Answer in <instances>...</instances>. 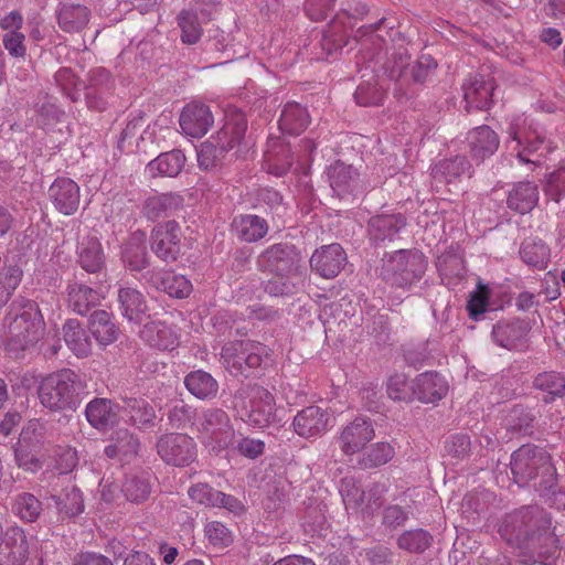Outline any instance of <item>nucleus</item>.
Masks as SVG:
<instances>
[{
    "mask_svg": "<svg viewBox=\"0 0 565 565\" xmlns=\"http://www.w3.org/2000/svg\"><path fill=\"white\" fill-rule=\"evenodd\" d=\"M247 130V120L241 113L227 117L223 128L212 136L209 141L227 153L235 147H239Z\"/></svg>",
    "mask_w": 565,
    "mask_h": 565,
    "instance_id": "26",
    "label": "nucleus"
},
{
    "mask_svg": "<svg viewBox=\"0 0 565 565\" xmlns=\"http://www.w3.org/2000/svg\"><path fill=\"white\" fill-rule=\"evenodd\" d=\"M433 536L423 529L405 531L398 539L399 548L411 553H423L431 544Z\"/></svg>",
    "mask_w": 565,
    "mask_h": 565,
    "instance_id": "53",
    "label": "nucleus"
},
{
    "mask_svg": "<svg viewBox=\"0 0 565 565\" xmlns=\"http://www.w3.org/2000/svg\"><path fill=\"white\" fill-rule=\"evenodd\" d=\"M530 324L521 318L499 320L493 324L491 338L493 342L509 351H522L527 347Z\"/></svg>",
    "mask_w": 565,
    "mask_h": 565,
    "instance_id": "13",
    "label": "nucleus"
},
{
    "mask_svg": "<svg viewBox=\"0 0 565 565\" xmlns=\"http://www.w3.org/2000/svg\"><path fill=\"white\" fill-rule=\"evenodd\" d=\"M121 490L127 500L134 503H141L149 498L151 484L148 477L130 476L124 482Z\"/></svg>",
    "mask_w": 565,
    "mask_h": 565,
    "instance_id": "55",
    "label": "nucleus"
},
{
    "mask_svg": "<svg viewBox=\"0 0 565 565\" xmlns=\"http://www.w3.org/2000/svg\"><path fill=\"white\" fill-rule=\"evenodd\" d=\"M354 98L361 106H376L382 103L383 90L376 84L361 83L354 93Z\"/></svg>",
    "mask_w": 565,
    "mask_h": 565,
    "instance_id": "62",
    "label": "nucleus"
},
{
    "mask_svg": "<svg viewBox=\"0 0 565 565\" xmlns=\"http://www.w3.org/2000/svg\"><path fill=\"white\" fill-rule=\"evenodd\" d=\"M535 419L536 416L532 409L516 405L507 416V427L521 435H532Z\"/></svg>",
    "mask_w": 565,
    "mask_h": 565,
    "instance_id": "51",
    "label": "nucleus"
},
{
    "mask_svg": "<svg viewBox=\"0 0 565 565\" xmlns=\"http://www.w3.org/2000/svg\"><path fill=\"white\" fill-rule=\"evenodd\" d=\"M55 82L62 92L70 97L73 102L79 98V90L77 89V77L75 73L68 67H62L55 73Z\"/></svg>",
    "mask_w": 565,
    "mask_h": 565,
    "instance_id": "63",
    "label": "nucleus"
},
{
    "mask_svg": "<svg viewBox=\"0 0 565 565\" xmlns=\"http://www.w3.org/2000/svg\"><path fill=\"white\" fill-rule=\"evenodd\" d=\"M539 201L537 186L529 181L519 182L509 192L508 206L521 214L532 211Z\"/></svg>",
    "mask_w": 565,
    "mask_h": 565,
    "instance_id": "42",
    "label": "nucleus"
},
{
    "mask_svg": "<svg viewBox=\"0 0 565 565\" xmlns=\"http://www.w3.org/2000/svg\"><path fill=\"white\" fill-rule=\"evenodd\" d=\"M411 56L407 50L399 47L385 54V60L381 64L383 75L392 81L408 79V67L411 66Z\"/></svg>",
    "mask_w": 565,
    "mask_h": 565,
    "instance_id": "45",
    "label": "nucleus"
},
{
    "mask_svg": "<svg viewBox=\"0 0 565 565\" xmlns=\"http://www.w3.org/2000/svg\"><path fill=\"white\" fill-rule=\"evenodd\" d=\"M89 330L97 343L102 347L114 343L119 334V329L111 320V315L106 310H96L89 319Z\"/></svg>",
    "mask_w": 565,
    "mask_h": 565,
    "instance_id": "43",
    "label": "nucleus"
},
{
    "mask_svg": "<svg viewBox=\"0 0 565 565\" xmlns=\"http://www.w3.org/2000/svg\"><path fill=\"white\" fill-rule=\"evenodd\" d=\"M225 154L226 153H224L223 150H220V148L207 140L201 145V148L198 151L199 166L204 170L216 168L221 164Z\"/></svg>",
    "mask_w": 565,
    "mask_h": 565,
    "instance_id": "61",
    "label": "nucleus"
},
{
    "mask_svg": "<svg viewBox=\"0 0 565 565\" xmlns=\"http://www.w3.org/2000/svg\"><path fill=\"white\" fill-rule=\"evenodd\" d=\"M386 392L393 401L411 402L415 396L414 382L411 385L405 374H393L387 380Z\"/></svg>",
    "mask_w": 565,
    "mask_h": 565,
    "instance_id": "56",
    "label": "nucleus"
},
{
    "mask_svg": "<svg viewBox=\"0 0 565 565\" xmlns=\"http://www.w3.org/2000/svg\"><path fill=\"white\" fill-rule=\"evenodd\" d=\"M329 420L330 414L326 409L311 405L297 413L292 426L300 437L310 438L324 433Z\"/></svg>",
    "mask_w": 565,
    "mask_h": 565,
    "instance_id": "21",
    "label": "nucleus"
},
{
    "mask_svg": "<svg viewBox=\"0 0 565 565\" xmlns=\"http://www.w3.org/2000/svg\"><path fill=\"white\" fill-rule=\"evenodd\" d=\"M157 452L166 463L184 467L195 460L196 444L186 434H166L157 441Z\"/></svg>",
    "mask_w": 565,
    "mask_h": 565,
    "instance_id": "10",
    "label": "nucleus"
},
{
    "mask_svg": "<svg viewBox=\"0 0 565 565\" xmlns=\"http://www.w3.org/2000/svg\"><path fill=\"white\" fill-rule=\"evenodd\" d=\"M358 458V466L361 469H373L387 463L395 455L391 444L380 441L372 444Z\"/></svg>",
    "mask_w": 565,
    "mask_h": 565,
    "instance_id": "48",
    "label": "nucleus"
},
{
    "mask_svg": "<svg viewBox=\"0 0 565 565\" xmlns=\"http://www.w3.org/2000/svg\"><path fill=\"white\" fill-rule=\"evenodd\" d=\"M109 445L105 447L104 454L107 458L119 461H130L135 458L140 448L139 439L127 428L116 429L109 439Z\"/></svg>",
    "mask_w": 565,
    "mask_h": 565,
    "instance_id": "27",
    "label": "nucleus"
},
{
    "mask_svg": "<svg viewBox=\"0 0 565 565\" xmlns=\"http://www.w3.org/2000/svg\"><path fill=\"white\" fill-rule=\"evenodd\" d=\"M310 116L305 107L298 103H287L279 118V129L284 134L298 136L306 130Z\"/></svg>",
    "mask_w": 565,
    "mask_h": 565,
    "instance_id": "40",
    "label": "nucleus"
},
{
    "mask_svg": "<svg viewBox=\"0 0 565 565\" xmlns=\"http://www.w3.org/2000/svg\"><path fill=\"white\" fill-rule=\"evenodd\" d=\"M340 494L347 510H359L365 499V492L353 477L341 480Z\"/></svg>",
    "mask_w": 565,
    "mask_h": 565,
    "instance_id": "57",
    "label": "nucleus"
},
{
    "mask_svg": "<svg viewBox=\"0 0 565 565\" xmlns=\"http://www.w3.org/2000/svg\"><path fill=\"white\" fill-rule=\"evenodd\" d=\"M49 198L54 207L64 215L74 214L81 203L78 184L70 178L58 177L49 188Z\"/></svg>",
    "mask_w": 565,
    "mask_h": 565,
    "instance_id": "19",
    "label": "nucleus"
},
{
    "mask_svg": "<svg viewBox=\"0 0 565 565\" xmlns=\"http://www.w3.org/2000/svg\"><path fill=\"white\" fill-rule=\"evenodd\" d=\"M471 164L465 156H455L440 160L433 168V177L436 181L450 183L463 175L471 177Z\"/></svg>",
    "mask_w": 565,
    "mask_h": 565,
    "instance_id": "39",
    "label": "nucleus"
},
{
    "mask_svg": "<svg viewBox=\"0 0 565 565\" xmlns=\"http://www.w3.org/2000/svg\"><path fill=\"white\" fill-rule=\"evenodd\" d=\"M347 254L340 244L324 245L310 257L311 269L323 278H334L343 269Z\"/></svg>",
    "mask_w": 565,
    "mask_h": 565,
    "instance_id": "18",
    "label": "nucleus"
},
{
    "mask_svg": "<svg viewBox=\"0 0 565 565\" xmlns=\"http://www.w3.org/2000/svg\"><path fill=\"white\" fill-rule=\"evenodd\" d=\"M232 231L243 242L255 243L268 233L267 221L254 214H239L233 218Z\"/></svg>",
    "mask_w": 565,
    "mask_h": 565,
    "instance_id": "33",
    "label": "nucleus"
},
{
    "mask_svg": "<svg viewBox=\"0 0 565 565\" xmlns=\"http://www.w3.org/2000/svg\"><path fill=\"white\" fill-rule=\"evenodd\" d=\"M30 557V539L24 529L9 526L0 537V565H25Z\"/></svg>",
    "mask_w": 565,
    "mask_h": 565,
    "instance_id": "14",
    "label": "nucleus"
},
{
    "mask_svg": "<svg viewBox=\"0 0 565 565\" xmlns=\"http://www.w3.org/2000/svg\"><path fill=\"white\" fill-rule=\"evenodd\" d=\"M266 162L269 173L277 177L286 174L294 163L290 147L282 142L278 143L276 147L267 151Z\"/></svg>",
    "mask_w": 565,
    "mask_h": 565,
    "instance_id": "49",
    "label": "nucleus"
},
{
    "mask_svg": "<svg viewBox=\"0 0 565 565\" xmlns=\"http://www.w3.org/2000/svg\"><path fill=\"white\" fill-rule=\"evenodd\" d=\"M184 163L185 156L183 152L181 150H172L161 153L150 161L146 167V171L151 178H174L181 172Z\"/></svg>",
    "mask_w": 565,
    "mask_h": 565,
    "instance_id": "38",
    "label": "nucleus"
},
{
    "mask_svg": "<svg viewBox=\"0 0 565 565\" xmlns=\"http://www.w3.org/2000/svg\"><path fill=\"white\" fill-rule=\"evenodd\" d=\"M122 409L128 416L129 423L140 430H146L156 425V411L153 405L141 397H125Z\"/></svg>",
    "mask_w": 565,
    "mask_h": 565,
    "instance_id": "32",
    "label": "nucleus"
},
{
    "mask_svg": "<svg viewBox=\"0 0 565 565\" xmlns=\"http://www.w3.org/2000/svg\"><path fill=\"white\" fill-rule=\"evenodd\" d=\"M466 110H487L492 103L494 79L486 78L481 74L469 76L462 84Z\"/></svg>",
    "mask_w": 565,
    "mask_h": 565,
    "instance_id": "17",
    "label": "nucleus"
},
{
    "mask_svg": "<svg viewBox=\"0 0 565 565\" xmlns=\"http://www.w3.org/2000/svg\"><path fill=\"white\" fill-rule=\"evenodd\" d=\"M520 256L530 267L544 270L548 266L551 254L542 239H525L521 244Z\"/></svg>",
    "mask_w": 565,
    "mask_h": 565,
    "instance_id": "46",
    "label": "nucleus"
},
{
    "mask_svg": "<svg viewBox=\"0 0 565 565\" xmlns=\"http://www.w3.org/2000/svg\"><path fill=\"white\" fill-rule=\"evenodd\" d=\"M22 269L17 266H8L0 273V308L8 302L13 291L20 285Z\"/></svg>",
    "mask_w": 565,
    "mask_h": 565,
    "instance_id": "58",
    "label": "nucleus"
},
{
    "mask_svg": "<svg viewBox=\"0 0 565 565\" xmlns=\"http://www.w3.org/2000/svg\"><path fill=\"white\" fill-rule=\"evenodd\" d=\"M194 418L195 409L183 401H178L168 412L169 424L178 429L193 424Z\"/></svg>",
    "mask_w": 565,
    "mask_h": 565,
    "instance_id": "60",
    "label": "nucleus"
},
{
    "mask_svg": "<svg viewBox=\"0 0 565 565\" xmlns=\"http://www.w3.org/2000/svg\"><path fill=\"white\" fill-rule=\"evenodd\" d=\"M334 6L335 0H306L305 12L310 20L319 22L329 17Z\"/></svg>",
    "mask_w": 565,
    "mask_h": 565,
    "instance_id": "64",
    "label": "nucleus"
},
{
    "mask_svg": "<svg viewBox=\"0 0 565 565\" xmlns=\"http://www.w3.org/2000/svg\"><path fill=\"white\" fill-rule=\"evenodd\" d=\"M533 386L547 393L544 397L546 403L565 397V375L562 373L555 371L541 372L534 377Z\"/></svg>",
    "mask_w": 565,
    "mask_h": 565,
    "instance_id": "47",
    "label": "nucleus"
},
{
    "mask_svg": "<svg viewBox=\"0 0 565 565\" xmlns=\"http://www.w3.org/2000/svg\"><path fill=\"white\" fill-rule=\"evenodd\" d=\"M375 436L373 423L366 417H355L347 424L339 436L340 448L347 456L362 451Z\"/></svg>",
    "mask_w": 565,
    "mask_h": 565,
    "instance_id": "15",
    "label": "nucleus"
},
{
    "mask_svg": "<svg viewBox=\"0 0 565 565\" xmlns=\"http://www.w3.org/2000/svg\"><path fill=\"white\" fill-rule=\"evenodd\" d=\"M117 302L120 313L130 322L140 323L148 317L147 300L137 288L119 286Z\"/></svg>",
    "mask_w": 565,
    "mask_h": 565,
    "instance_id": "25",
    "label": "nucleus"
},
{
    "mask_svg": "<svg viewBox=\"0 0 565 565\" xmlns=\"http://www.w3.org/2000/svg\"><path fill=\"white\" fill-rule=\"evenodd\" d=\"M66 290L68 308L81 316L86 315L99 302V294L83 282L70 281Z\"/></svg>",
    "mask_w": 565,
    "mask_h": 565,
    "instance_id": "36",
    "label": "nucleus"
},
{
    "mask_svg": "<svg viewBox=\"0 0 565 565\" xmlns=\"http://www.w3.org/2000/svg\"><path fill=\"white\" fill-rule=\"evenodd\" d=\"M406 224V217L402 213L374 215L367 223L369 237L375 244L392 242Z\"/></svg>",
    "mask_w": 565,
    "mask_h": 565,
    "instance_id": "22",
    "label": "nucleus"
},
{
    "mask_svg": "<svg viewBox=\"0 0 565 565\" xmlns=\"http://www.w3.org/2000/svg\"><path fill=\"white\" fill-rule=\"evenodd\" d=\"M233 407L244 422L256 427H267L276 419L273 394L257 384H244L236 390Z\"/></svg>",
    "mask_w": 565,
    "mask_h": 565,
    "instance_id": "6",
    "label": "nucleus"
},
{
    "mask_svg": "<svg viewBox=\"0 0 565 565\" xmlns=\"http://www.w3.org/2000/svg\"><path fill=\"white\" fill-rule=\"evenodd\" d=\"M257 265L263 271H268L281 278H290L301 274L303 257L295 245L277 243L260 253Z\"/></svg>",
    "mask_w": 565,
    "mask_h": 565,
    "instance_id": "8",
    "label": "nucleus"
},
{
    "mask_svg": "<svg viewBox=\"0 0 565 565\" xmlns=\"http://www.w3.org/2000/svg\"><path fill=\"white\" fill-rule=\"evenodd\" d=\"M471 156L479 161L492 156L499 147L500 140L489 126H480L469 132Z\"/></svg>",
    "mask_w": 565,
    "mask_h": 565,
    "instance_id": "35",
    "label": "nucleus"
},
{
    "mask_svg": "<svg viewBox=\"0 0 565 565\" xmlns=\"http://www.w3.org/2000/svg\"><path fill=\"white\" fill-rule=\"evenodd\" d=\"M186 390L199 399L210 401L217 396L218 383L203 370L192 371L184 377Z\"/></svg>",
    "mask_w": 565,
    "mask_h": 565,
    "instance_id": "41",
    "label": "nucleus"
},
{
    "mask_svg": "<svg viewBox=\"0 0 565 565\" xmlns=\"http://www.w3.org/2000/svg\"><path fill=\"white\" fill-rule=\"evenodd\" d=\"M120 412L121 407L116 402L105 397H95L86 405L85 416L93 428L106 431L119 423Z\"/></svg>",
    "mask_w": 565,
    "mask_h": 565,
    "instance_id": "20",
    "label": "nucleus"
},
{
    "mask_svg": "<svg viewBox=\"0 0 565 565\" xmlns=\"http://www.w3.org/2000/svg\"><path fill=\"white\" fill-rule=\"evenodd\" d=\"M333 193L347 205L356 204L366 191L358 169L341 160H335L326 170Z\"/></svg>",
    "mask_w": 565,
    "mask_h": 565,
    "instance_id": "9",
    "label": "nucleus"
},
{
    "mask_svg": "<svg viewBox=\"0 0 565 565\" xmlns=\"http://www.w3.org/2000/svg\"><path fill=\"white\" fill-rule=\"evenodd\" d=\"M139 335L149 347L161 351L173 350L179 344V337L174 329L161 321L147 322Z\"/></svg>",
    "mask_w": 565,
    "mask_h": 565,
    "instance_id": "29",
    "label": "nucleus"
},
{
    "mask_svg": "<svg viewBox=\"0 0 565 565\" xmlns=\"http://www.w3.org/2000/svg\"><path fill=\"white\" fill-rule=\"evenodd\" d=\"M13 512L24 522H35L42 512V503L34 494L22 492L14 498Z\"/></svg>",
    "mask_w": 565,
    "mask_h": 565,
    "instance_id": "52",
    "label": "nucleus"
},
{
    "mask_svg": "<svg viewBox=\"0 0 565 565\" xmlns=\"http://www.w3.org/2000/svg\"><path fill=\"white\" fill-rule=\"evenodd\" d=\"M85 384L71 369H63L45 376L39 387L41 404L50 411H76Z\"/></svg>",
    "mask_w": 565,
    "mask_h": 565,
    "instance_id": "4",
    "label": "nucleus"
},
{
    "mask_svg": "<svg viewBox=\"0 0 565 565\" xmlns=\"http://www.w3.org/2000/svg\"><path fill=\"white\" fill-rule=\"evenodd\" d=\"M177 21L181 29V41L189 45L196 44L203 34L198 12L194 10H182L178 14Z\"/></svg>",
    "mask_w": 565,
    "mask_h": 565,
    "instance_id": "50",
    "label": "nucleus"
},
{
    "mask_svg": "<svg viewBox=\"0 0 565 565\" xmlns=\"http://www.w3.org/2000/svg\"><path fill=\"white\" fill-rule=\"evenodd\" d=\"M181 227L175 221L156 225L150 234L152 253L164 263L177 260L181 250Z\"/></svg>",
    "mask_w": 565,
    "mask_h": 565,
    "instance_id": "11",
    "label": "nucleus"
},
{
    "mask_svg": "<svg viewBox=\"0 0 565 565\" xmlns=\"http://www.w3.org/2000/svg\"><path fill=\"white\" fill-rule=\"evenodd\" d=\"M499 534L526 565L543 563L559 547L551 515L536 504L507 513L500 521Z\"/></svg>",
    "mask_w": 565,
    "mask_h": 565,
    "instance_id": "1",
    "label": "nucleus"
},
{
    "mask_svg": "<svg viewBox=\"0 0 565 565\" xmlns=\"http://www.w3.org/2000/svg\"><path fill=\"white\" fill-rule=\"evenodd\" d=\"M471 454V440L468 435L457 434L445 441V455L457 461L469 458Z\"/></svg>",
    "mask_w": 565,
    "mask_h": 565,
    "instance_id": "59",
    "label": "nucleus"
},
{
    "mask_svg": "<svg viewBox=\"0 0 565 565\" xmlns=\"http://www.w3.org/2000/svg\"><path fill=\"white\" fill-rule=\"evenodd\" d=\"M121 260L130 271L141 273L150 265V256L146 245V234L135 232L121 246Z\"/></svg>",
    "mask_w": 565,
    "mask_h": 565,
    "instance_id": "24",
    "label": "nucleus"
},
{
    "mask_svg": "<svg viewBox=\"0 0 565 565\" xmlns=\"http://www.w3.org/2000/svg\"><path fill=\"white\" fill-rule=\"evenodd\" d=\"M268 352L265 344L253 340L226 342L220 352V363L233 377H255Z\"/></svg>",
    "mask_w": 565,
    "mask_h": 565,
    "instance_id": "5",
    "label": "nucleus"
},
{
    "mask_svg": "<svg viewBox=\"0 0 565 565\" xmlns=\"http://www.w3.org/2000/svg\"><path fill=\"white\" fill-rule=\"evenodd\" d=\"M78 264L87 273L100 274L105 269V254L99 239L88 236L77 247Z\"/></svg>",
    "mask_w": 565,
    "mask_h": 565,
    "instance_id": "34",
    "label": "nucleus"
},
{
    "mask_svg": "<svg viewBox=\"0 0 565 565\" xmlns=\"http://www.w3.org/2000/svg\"><path fill=\"white\" fill-rule=\"evenodd\" d=\"M63 338L68 349L77 358H86L92 351V341L76 319H68L63 324Z\"/></svg>",
    "mask_w": 565,
    "mask_h": 565,
    "instance_id": "44",
    "label": "nucleus"
},
{
    "mask_svg": "<svg viewBox=\"0 0 565 565\" xmlns=\"http://www.w3.org/2000/svg\"><path fill=\"white\" fill-rule=\"evenodd\" d=\"M198 430L204 439L218 448L227 447L234 435L230 417L221 408L205 409L199 419Z\"/></svg>",
    "mask_w": 565,
    "mask_h": 565,
    "instance_id": "12",
    "label": "nucleus"
},
{
    "mask_svg": "<svg viewBox=\"0 0 565 565\" xmlns=\"http://www.w3.org/2000/svg\"><path fill=\"white\" fill-rule=\"evenodd\" d=\"M183 206V198L173 192L159 193L147 198L142 213L148 220L168 217Z\"/></svg>",
    "mask_w": 565,
    "mask_h": 565,
    "instance_id": "31",
    "label": "nucleus"
},
{
    "mask_svg": "<svg viewBox=\"0 0 565 565\" xmlns=\"http://www.w3.org/2000/svg\"><path fill=\"white\" fill-rule=\"evenodd\" d=\"M87 7L72 2H61L56 9L58 28L66 33H79L89 22Z\"/></svg>",
    "mask_w": 565,
    "mask_h": 565,
    "instance_id": "28",
    "label": "nucleus"
},
{
    "mask_svg": "<svg viewBox=\"0 0 565 565\" xmlns=\"http://www.w3.org/2000/svg\"><path fill=\"white\" fill-rule=\"evenodd\" d=\"M510 467L516 483H532L540 494L547 493L556 486V469L544 448L531 444L521 446L512 452Z\"/></svg>",
    "mask_w": 565,
    "mask_h": 565,
    "instance_id": "2",
    "label": "nucleus"
},
{
    "mask_svg": "<svg viewBox=\"0 0 565 565\" xmlns=\"http://www.w3.org/2000/svg\"><path fill=\"white\" fill-rule=\"evenodd\" d=\"M414 392L422 403H435L447 394L448 384L438 373L425 372L415 377Z\"/></svg>",
    "mask_w": 565,
    "mask_h": 565,
    "instance_id": "30",
    "label": "nucleus"
},
{
    "mask_svg": "<svg viewBox=\"0 0 565 565\" xmlns=\"http://www.w3.org/2000/svg\"><path fill=\"white\" fill-rule=\"evenodd\" d=\"M145 281L152 288L168 294L170 297L182 299L192 291L191 281L183 275L157 268L147 269L142 274Z\"/></svg>",
    "mask_w": 565,
    "mask_h": 565,
    "instance_id": "16",
    "label": "nucleus"
},
{
    "mask_svg": "<svg viewBox=\"0 0 565 565\" xmlns=\"http://www.w3.org/2000/svg\"><path fill=\"white\" fill-rule=\"evenodd\" d=\"M9 339L7 350L14 358L33 348L44 334L45 323L39 305L30 299L18 298L8 315Z\"/></svg>",
    "mask_w": 565,
    "mask_h": 565,
    "instance_id": "3",
    "label": "nucleus"
},
{
    "mask_svg": "<svg viewBox=\"0 0 565 565\" xmlns=\"http://www.w3.org/2000/svg\"><path fill=\"white\" fill-rule=\"evenodd\" d=\"M508 134L518 147L524 146L529 152H535L544 142V137L533 127V122H527L523 117H516L511 121Z\"/></svg>",
    "mask_w": 565,
    "mask_h": 565,
    "instance_id": "37",
    "label": "nucleus"
},
{
    "mask_svg": "<svg viewBox=\"0 0 565 565\" xmlns=\"http://www.w3.org/2000/svg\"><path fill=\"white\" fill-rule=\"evenodd\" d=\"M213 124L209 106L201 103L188 104L180 116V127L183 132L193 138L204 136Z\"/></svg>",
    "mask_w": 565,
    "mask_h": 565,
    "instance_id": "23",
    "label": "nucleus"
},
{
    "mask_svg": "<svg viewBox=\"0 0 565 565\" xmlns=\"http://www.w3.org/2000/svg\"><path fill=\"white\" fill-rule=\"evenodd\" d=\"M52 499L58 512L68 518L76 516L84 511L83 495L76 487L66 490L63 495H53Z\"/></svg>",
    "mask_w": 565,
    "mask_h": 565,
    "instance_id": "54",
    "label": "nucleus"
},
{
    "mask_svg": "<svg viewBox=\"0 0 565 565\" xmlns=\"http://www.w3.org/2000/svg\"><path fill=\"white\" fill-rule=\"evenodd\" d=\"M426 270V262L419 252L399 249L382 266L381 275L392 286L405 288L418 281Z\"/></svg>",
    "mask_w": 565,
    "mask_h": 565,
    "instance_id": "7",
    "label": "nucleus"
}]
</instances>
